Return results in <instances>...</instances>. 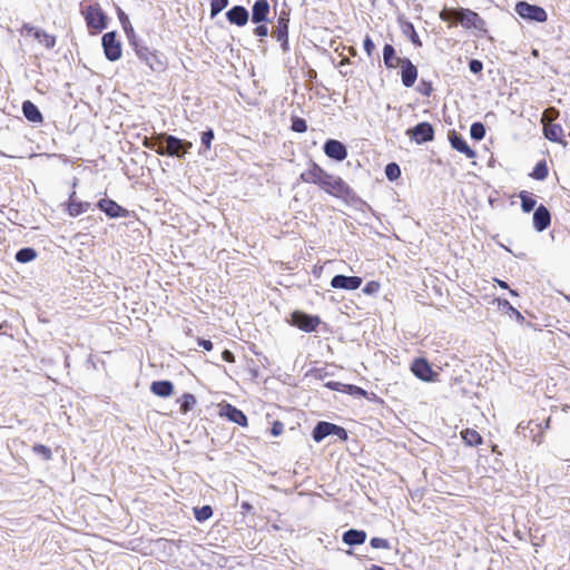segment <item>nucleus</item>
<instances>
[{"label":"nucleus","instance_id":"nucleus-17","mask_svg":"<svg viewBox=\"0 0 570 570\" xmlns=\"http://www.w3.org/2000/svg\"><path fill=\"white\" fill-rule=\"evenodd\" d=\"M325 155L336 161H342L347 157V149L343 142L336 139H328L324 144Z\"/></svg>","mask_w":570,"mask_h":570},{"label":"nucleus","instance_id":"nucleus-59","mask_svg":"<svg viewBox=\"0 0 570 570\" xmlns=\"http://www.w3.org/2000/svg\"><path fill=\"white\" fill-rule=\"evenodd\" d=\"M494 281H495V283H497L501 288H504V289H508V288H509V285H508V283H507V282L501 281V279H498V278H495Z\"/></svg>","mask_w":570,"mask_h":570},{"label":"nucleus","instance_id":"nucleus-41","mask_svg":"<svg viewBox=\"0 0 570 570\" xmlns=\"http://www.w3.org/2000/svg\"><path fill=\"white\" fill-rule=\"evenodd\" d=\"M470 135L475 140H481L485 136V128L481 122H474L471 125Z\"/></svg>","mask_w":570,"mask_h":570},{"label":"nucleus","instance_id":"nucleus-20","mask_svg":"<svg viewBox=\"0 0 570 570\" xmlns=\"http://www.w3.org/2000/svg\"><path fill=\"white\" fill-rule=\"evenodd\" d=\"M551 224V214L544 205L537 207L533 214V227L537 232L546 230Z\"/></svg>","mask_w":570,"mask_h":570},{"label":"nucleus","instance_id":"nucleus-26","mask_svg":"<svg viewBox=\"0 0 570 570\" xmlns=\"http://www.w3.org/2000/svg\"><path fill=\"white\" fill-rule=\"evenodd\" d=\"M23 116L31 122L41 124L43 121L42 114L38 107L30 100H26L22 104Z\"/></svg>","mask_w":570,"mask_h":570},{"label":"nucleus","instance_id":"nucleus-54","mask_svg":"<svg viewBox=\"0 0 570 570\" xmlns=\"http://www.w3.org/2000/svg\"><path fill=\"white\" fill-rule=\"evenodd\" d=\"M332 434L337 435L342 441L347 440V432L344 428L334 424V431Z\"/></svg>","mask_w":570,"mask_h":570},{"label":"nucleus","instance_id":"nucleus-49","mask_svg":"<svg viewBox=\"0 0 570 570\" xmlns=\"http://www.w3.org/2000/svg\"><path fill=\"white\" fill-rule=\"evenodd\" d=\"M121 21H122L124 30H125V32H126V35H127V37H128V39H129V42L131 43V40H132V39H134V40H137L136 35H135V32H134V28H132V27H131V24L129 23V21H128L127 17H125V20H122V19H121Z\"/></svg>","mask_w":570,"mask_h":570},{"label":"nucleus","instance_id":"nucleus-63","mask_svg":"<svg viewBox=\"0 0 570 570\" xmlns=\"http://www.w3.org/2000/svg\"><path fill=\"white\" fill-rule=\"evenodd\" d=\"M510 291V294L513 295V296H518L519 294L517 293V291L514 289H509Z\"/></svg>","mask_w":570,"mask_h":570},{"label":"nucleus","instance_id":"nucleus-32","mask_svg":"<svg viewBox=\"0 0 570 570\" xmlns=\"http://www.w3.org/2000/svg\"><path fill=\"white\" fill-rule=\"evenodd\" d=\"M402 32L406 35L415 47H422V41L414 28V24L410 21H404L401 24Z\"/></svg>","mask_w":570,"mask_h":570},{"label":"nucleus","instance_id":"nucleus-3","mask_svg":"<svg viewBox=\"0 0 570 570\" xmlns=\"http://www.w3.org/2000/svg\"><path fill=\"white\" fill-rule=\"evenodd\" d=\"M321 189L326 194L341 199H348L353 196V189L350 185L340 176H333L327 173L326 177L322 181Z\"/></svg>","mask_w":570,"mask_h":570},{"label":"nucleus","instance_id":"nucleus-16","mask_svg":"<svg viewBox=\"0 0 570 570\" xmlns=\"http://www.w3.org/2000/svg\"><path fill=\"white\" fill-rule=\"evenodd\" d=\"M459 14L458 22H460L462 27L466 29H483L484 21L476 12L470 9H459Z\"/></svg>","mask_w":570,"mask_h":570},{"label":"nucleus","instance_id":"nucleus-42","mask_svg":"<svg viewBox=\"0 0 570 570\" xmlns=\"http://www.w3.org/2000/svg\"><path fill=\"white\" fill-rule=\"evenodd\" d=\"M33 453L41 455L43 460L49 461L52 459V452L50 448L45 444H35L32 446Z\"/></svg>","mask_w":570,"mask_h":570},{"label":"nucleus","instance_id":"nucleus-19","mask_svg":"<svg viewBox=\"0 0 570 570\" xmlns=\"http://www.w3.org/2000/svg\"><path fill=\"white\" fill-rule=\"evenodd\" d=\"M362 282L363 281L360 276L335 275L331 279V286L333 288L354 291L362 285Z\"/></svg>","mask_w":570,"mask_h":570},{"label":"nucleus","instance_id":"nucleus-24","mask_svg":"<svg viewBox=\"0 0 570 570\" xmlns=\"http://www.w3.org/2000/svg\"><path fill=\"white\" fill-rule=\"evenodd\" d=\"M269 3L267 0H256L252 8V21L255 23L267 20Z\"/></svg>","mask_w":570,"mask_h":570},{"label":"nucleus","instance_id":"nucleus-37","mask_svg":"<svg viewBox=\"0 0 570 570\" xmlns=\"http://www.w3.org/2000/svg\"><path fill=\"white\" fill-rule=\"evenodd\" d=\"M213 508L210 505H203L200 508H194V515L198 522H204L213 517Z\"/></svg>","mask_w":570,"mask_h":570},{"label":"nucleus","instance_id":"nucleus-48","mask_svg":"<svg viewBox=\"0 0 570 570\" xmlns=\"http://www.w3.org/2000/svg\"><path fill=\"white\" fill-rule=\"evenodd\" d=\"M200 139H202V144L205 146L206 150H209L212 148V140L214 139V131L212 129L204 131L202 134Z\"/></svg>","mask_w":570,"mask_h":570},{"label":"nucleus","instance_id":"nucleus-51","mask_svg":"<svg viewBox=\"0 0 570 570\" xmlns=\"http://www.w3.org/2000/svg\"><path fill=\"white\" fill-rule=\"evenodd\" d=\"M379 289H380V283L375 282V281H371L363 287V293L374 294V293L379 292Z\"/></svg>","mask_w":570,"mask_h":570},{"label":"nucleus","instance_id":"nucleus-34","mask_svg":"<svg viewBox=\"0 0 570 570\" xmlns=\"http://www.w3.org/2000/svg\"><path fill=\"white\" fill-rule=\"evenodd\" d=\"M342 392L353 396L365 397L367 400H373L376 396L374 393H371L370 396V394L364 389L353 384H345L344 389H342Z\"/></svg>","mask_w":570,"mask_h":570},{"label":"nucleus","instance_id":"nucleus-8","mask_svg":"<svg viewBox=\"0 0 570 570\" xmlns=\"http://www.w3.org/2000/svg\"><path fill=\"white\" fill-rule=\"evenodd\" d=\"M411 372L424 382H435L438 381L439 374L433 371L429 361L424 357H416L413 360L411 364Z\"/></svg>","mask_w":570,"mask_h":570},{"label":"nucleus","instance_id":"nucleus-39","mask_svg":"<svg viewBox=\"0 0 570 570\" xmlns=\"http://www.w3.org/2000/svg\"><path fill=\"white\" fill-rule=\"evenodd\" d=\"M36 256H37V253L33 248L26 247V248L18 250V253L16 254V259L19 263H28V262L33 261L36 258Z\"/></svg>","mask_w":570,"mask_h":570},{"label":"nucleus","instance_id":"nucleus-29","mask_svg":"<svg viewBox=\"0 0 570 570\" xmlns=\"http://www.w3.org/2000/svg\"><path fill=\"white\" fill-rule=\"evenodd\" d=\"M343 542L348 546L363 544L366 540V532L363 530L351 529L343 534Z\"/></svg>","mask_w":570,"mask_h":570},{"label":"nucleus","instance_id":"nucleus-25","mask_svg":"<svg viewBox=\"0 0 570 570\" xmlns=\"http://www.w3.org/2000/svg\"><path fill=\"white\" fill-rule=\"evenodd\" d=\"M76 193L73 191L69 196V200L67 204V212L71 217H77L83 213H86L90 208V203L81 202L76 199Z\"/></svg>","mask_w":570,"mask_h":570},{"label":"nucleus","instance_id":"nucleus-23","mask_svg":"<svg viewBox=\"0 0 570 570\" xmlns=\"http://www.w3.org/2000/svg\"><path fill=\"white\" fill-rule=\"evenodd\" d=\"M226 18L229 23L243 27L248 21V11L243 6H235L226 12Z\"/></svg>","mask_w":570,"mask_h":570},{"label":"nucleus","instance_id":"nucleus-61","mask_svg":"<svg viewBox=\"0 0 570 570\" xmlns=\"http://www.w3.org/2000/svg\"><path fill=\"white\" fill-rule=\"evenodd\" d=\"M144 146L147 147V148H151L153 147L151 144L149 142L148 138H145Z\"/></svg>","mask_w":570,"mask_h":570},{"label":"nucleus","instance_id":"nucleus-47","mask_svg":"<svg viewBox=\"0 0 570 570\" xmlns=\"http://www.w3.org/2000/svg\"><path fill=\"white\" fill-rule=\"evenodd\" d=\"M370 544L374 549H389L390 548V543L386 539L377 538V537L372 538L370 541Z\"/></svg>","mask_w":570,"mask_h":570},{"label":"nucleus","instance_id":"nucleus-46","mask_svg":"<svg viewBox=\"0 0 570 570\" xmlns=\"http://www.w3.org/2000/svg\"><path fill=\"white\" fill-rule=\"evenodd\" d=\"M417 91L425 97H430L433 92V86L430 81L421 80L417 86Z\"/></svg>","mask_w":570,"mask_h":570},{"label":"nucleus","instance_id":"nucleus-45","mask_svg":"<svg viewBox=\"0 0 570 570\" xmlns=\"http://www.w3.org/2000/svg\"><path fill=\"white\" fill-rule=\"evenodd\" d=\"M291 129L295 132L302 134L307 130V124H306L305 119H303L301 117H293Z\"/></svg>","mask_w":570,"mask_h":570},{"label":"nucleus","instance_id":"nucleus-1","mask_svg":"<svg viewBox=\"0 0 570 570\" xmlns=\"http://www.w3.org/2000/svg\"><path fill=\"white\" fill-rule=\"evenodd\" d=\"M81 13L91 33H98L107 27V16L99 3L82 4Z\"/></svg>","mask_w":570,"mask_h":570},{"label":"nucleus","instance_id":"nucleus-13","mask_svg":"<svg viewBox=\"0 0 570 570\" xmlns=\"http://www.w3.org/2000/svg\"><path fill=\"white\" fill-rule=\"evenodd\" d=\"M326 175V170H324L317 163L312 161L307 169L301 173L299 180L306 184H314L320 187Z\"/></svg>","mask_w":570,"mask_h":570},{"label":"nucleus","instance_id":"nucleus-33","mask_svg":"<svg viewBox=\"0 0 570 570\" xmlns=\"http://www.w3.org/2000/svg\"><path fill=\"white\" fill-rule=\"evenodd\" d=\"M549 175V168L544 159L538 161L530 173V177L535 180H544Z\"/></svg>","mask_w":570,"mask_h":570},{"label":"nucleus","instance_id":"nucleus-50","mask_svg":"<svg viewBox=\"0 0 570 570\" xmlns=\"http://www.w3.org/2000/svg\"><path fill=\"white\" fill-rule=\"evenodd\" d=\"M284 432V423L276 420L273 422L272 424V428H271V434L273 436H279L281 434H283Z\"/></svg>","mask_w":570,"mask_h":570},{"label":"nucleus","instance_id":"nucleus-57","mask_svg":"<svg viewBox=\"0 0 570 570\" xmlns=\"http://www.w3.org/2000/svg\"><path fill=\"white\" fill-rule=\"evenodd\" d=\"M344 385L345 384H343V383L334 382V381H330L325 384V386L328 387L330 390L340 391V392H342V389H344Z\"/></svg>","mask_w":570,"mask_h":570},{"label":"nucleus","instance_id":"nucleus-7","mask_svg":"<svg viewBox=\"0 0 570 570\" xmlns=\"http://www.w3.org/2000/svg\"><path fill=\"white\" fill-rule=\"evenodd\" d=\"M517 13L528 20L544 22L548 19L546 10L539 6L530 4L525 1H520L515 4Z\"/></svg>","mask_w":570,"mask_h":570},{"label":"nucleus","instance_id":"nucleus-4","mask_svg":"<svg viewBox=\"0 0 570 570\" xmlns=\"http://www.w3.org/2000/svg\"><path fill=\"white\" fill-rule=\"evenodd\" d=\"M166 140V148L159 147L156 153L158 155H168L171 157L181 158L193 147L190 141H184L171 135H161Z\"/></svg>","mask_w":570,"mask_h":570},{"label":"nucleus","instance_id":"nucleus-2","mask_svg":"<svg viewBox=\"0 0 570 570\" xmlns=\"http://www.w3.org/2000/svg\"><path fill=\"white\" fill-rule=\"evenodd\" d=\"M559 116V111L554 107L546 109L541 117L544 137L553 142L563 144L564 131L560 124H553V119Z\"/></svg>","mask_w":570,"mask_h":570},{"label":"nucleus","instance_id":"nucleus-35","mask_svg":"<svg viewBox=\"0 0 570 570\" xmlns=\"http://www.w3.org/2000/svg\"><path fill=\"white\" fill-rule=\"evenodd\" d=\"M177 402L179 403V410L183 414L189 412L196 404V397L190 393L183 394Z\"/></svg>","mask_w":570,"mask_h":570},{"label":"nucleus","instance_id":"nucleus-38","mask_svg":"<svg viewBox=\"0 0 570 570\" xmlns=\"http://www.w3.org/2000/svg\"><path fill=\"white\" fill-rule=\"evenodd\" d=\"M498 303L500 306H502L511 316H514V318L519 322V323H523L524 322V316L515 308L513 307L509 301L507 299H498Z\"/></svg>","mask_w":570,"mask_h":570},{"label":"nucleus","instance_id":"nucleus-15","mask_svg":"<svg viewBox=\"0 0 570 570\" xmlns=\"http://www.w3.org/2000/svg\"><path fill=\"white\" fill-rule=\"evenodd\" d=\"M417 144L432 141L434 138V129L430 122H420L406 132Z\"/></svg>","mask_w":570,"mask_h":570},{"label":"nucleus","instance_id":"nucleus-14","mask_svg":"<svg viewBox=\"0 0 570 570\" xmlns=\"http://www.w3.org/2000/svg\"><path fill=\"white\" fill-rule=\"evenodd\" d=\"M288 13L286 11H282L277 18L275 30L273 31L276 39L281 42L284 51L288 50Z\"/></svg>","mask_w":570,"mask_h":570},{"label":"nucleus","instance_id":"nucleus-12","mask_svg":"<svg viewBox=\"0 0 570 570\" xmlns=\"http://www.w3.org/2000/svg\"><path fill=\"white\" fill-rule=\"evenodd\" d=\"M131 46L137 55V57L144 61L150 69L155 70L156 65H161L158 60V56L156 51L150 50L147 46L138 42V40H131Z\"/></svg>","mask_w":570,"mask_h":570},{"label":"nucleus","instance_id":"nucleus-10","mask_svg":"<svg viewBox=\"0 0 570 570\" xmlns=\"http://www.w3.org/2000/svg\"><path fill=\"white\" fill-rule=\"evenodd\" d=\"M97 207L110 218H126L129 217L130 212L120 206L114 199L102 198L97 203Z\"/></svg>","mask_w":570,"mask_h":570},{"label":"nucleus","instance_id":"nucleus-40","mask_svg":"<svg viewBox=\"0 0 570 570\" xmlns=\"http://www.w3.org/2000/svg\"><path fill=\"white\" fill-rule=\"evenodd\" d=\"M439 17L442 21L445 22L458 21V17H460L459 9L444 8L443 10H441Z\"/></svg>","mask_w":570,"mask_h":570},{"label":"nucleus","instance_id":"nucleus-52","mask_svg":"<svg viewBox=\"0 0 570 570\" xmlns=\"http://www.w3.org/2000/svg\"><path fill=\"white\" fill-rule=\"evenodd\" d=\"M364 50L367 53L368 57H371L375 50V45L372 41L370 36H366L363 42Z\"/></svg>","mask_w":570,"mask_h":570},{"label":"nucleus","instance_id":"nucleus-44","mask_svg":"<svg viewBox=\"0 0 570 570\" xmlns=\"http://www.w3.org/2000/svg\"><path fill=\"white\" fill-rule=\"evenodd\" d=\"M385 175L390 180H395L401 176V169L397 164L391 163L385 167Z\"/></svg>","mask_w":570,"mask_h":570},{"label":"nucleus","instance_id":"nucleus-5","mask_svg":"<svg viewBox=\"0 0 570 570\" xmlns=\"http://www.w3.org/2000/svg\"><path fill=\"white\" fill-rule=\"evenodd\" d=\"M551 417L539 422L538 420H530L524 424L521 422L518 425L519 430L525 431L529 430V434H524V438H529L533 443L540 445L544 440V432L550 428Z\"/></svg>","mask_w":570,"mask_h":570},{"label":"nucleus","instance_id":"nucleus-43","mask_svg":"<svg viewBox=\"0 0 570 570\" xmlns=\"http://www.w3.org/2000/svg\"><path fill=\"white\" fill-rule=\"evenodd\" d=\"M228 6V0H210V17H216Z\"/></svg>","mask_w":570,"mask_h":570},{"label":"nucleus","instance_id":"nucleus-21","mask_svg":"<svg viewBox=\"0 0 570 570\" xmlns=\"http://www.w3.org/2000/svg\"><path fill=\"white\" fill-rule=\"evenodd\" d=\"M401 66L402 83L405 87H412L417 78V69L407 58L403 59Z\"/></svg>","mask_w":570,"mask_h":570},{"label":"nucleus","instance_id":"nucleus-27","mask_svg":"<svg viewBox=\"0 0 570 570\" xmlns=\"http://www.w3.org/2000/svg\"><path fill=\"white\" fill-rule=\"evenodd\" d=\"M150 391L157 396L168 397L174 393V384L170 381H155L150 385Z\"/></svg>","mask_w":570,"mask_h":570},{"label":"nucleus","instance_id":"nucleus-60","mask_svg":"<svg viewBox=\"0 0 570 570\" xmlns=\"http://www.w3.org/2000/svg\"><path fill=\"white\" fill-rule=\"evenodd\" d=\"M368 570H385L383 567L381 566H377V564H372Z\"/></svg>","mask_w":570,"mask_h":570},{"label":"nucleus","instance_id":"nucleus-53","mask_svg":"<svg viewBox=\"0 0 570 570\" xmlns=\"http://www.w3.org/2000/svg\"><path fill=\"white\" fill-rule=\"evenodd\" d=\"M469 68H470L471 72L479 73L483 69V63L478 59H472L469 63Z\"/></svg>","mask_w":570,"mask_h":570},{"label":"nucleus","instance_id":"nucleus-31","mask_svg":"<svg viewBox=\"0 0 570 570\" xmlns=\"http://www.w3.org/2000/svg\"><path fill=\"white\" fill-rule=\"evenodd\" d=\"M461 438L469 446H478L483 442L481 434L476 430L470 428L461 431Z\"/></svg>","mask_w":570,"mask_h":570},{"label":"nucleus","instance_id":"nucleus-11","mask_svg":"<svg viewBox=\"0 0 570 570\" xmlns=\"http://www.w3.org/2000/svg\"><path fill=\"white\" fill-rule=\"evenodd\" d=\"M20 33L22 36H32L40 43H42L47 49H52L56 46V37L53 35H50L43 30L37 29V28L30 26L29 23H24L21 27Z\"/></svg>","mask_w":570,"mask_h":570},{"label":"nucleus","instance_id":"nucleus-28","mask_svg":"<svg viewBox=\"0 0 570 570\" xmlns=\"http://www.w3.org/2000/svg\"><path fill=\"white\" fill-rule=\"evenodd\" d=\"M383 60L386 68L393 69L399 67L403 59L397 57L392 45L386 43L383 48Z\"/></svg>","mask_w":570,"mask_h":570},{"label":"nucleus","instance_id":"nucleus-36","mask_svg":"<svg viewBox=\"0 0 570 570\" xmlns=\"http://www.w3.org/2000/svg\"><path fill=\"white\" fill-rule=\"evenodd\" d=\"M519 197L521 199V208L524 213H530L531 210H533L537 200L530 193L523 190L520 193Z\"/></svg>","mask_w":570,"mask_h":570},{"label":"nucleus","instance_id":"nucleus-9","mask_svg":"<svg viewBox=\"0 0 570 570\" xmlns=\"http://www.w3.org/2000/svg\"><path fill=\"white\" fill-rule=\"evenodd\" d=\"M291 316L292 324L307 333L314 332L321 323L318 316H312L301 311L293 312Z\"/></svg>","mask_w":570,"mask_h":570},{"label":"nucleus","instance_id":"nucleus-18","mask_svg":"<svg viewBox=\"0 0 570 570\" xmlns=\"http://www.w3.org/2000/svg\"><path fill=\"white\" fill-rule=\"evenodd\" d=\"M220 416L227 417L230 422L238 424L239 426H248V420L245 413L236 406L226 403L220 409Z\"/></svg>","mask_w":570,"mask_h":570},{"label":"nucleus","instance_id":"nucleus-6","mask_svg":"<svg viewBox=\"0 0 570 570\" xmlns=\"http://www.w3.org/2000/svg\"><path fill=\"white\" fill-rule=\"evenodd\" d=\"M101 45L104 53L109 61H117L121 58V42L117 39L115 31L107 32L102 36Z\"/></svg>","mask_w":570,"mask_h":570},{"label":"nucleus","instance_id":"nucleus-58","mask_svg":"<svg viewBox=\"0 0 570 570\" xmlns=\"http://www.w3.org/2000/svg\"><path fill=\"white\" fill-rule=\"evenodd\" d=\"M222 358L227 363L235 362V355L229 350H224L222 353Z\"/></svg>","mask_w":570,"mask_h":570},{"label":"nucleus","instance_id":"nucleus-62","mask_svg":"<svg viewBox=\"0 0 570 570\" xmlns=\"http://www.w3.org/2000/svg\"><path fill=\"white\" fill-rule=\"evenodd\" d=\"M345 63H350V59H348V58H344V59L341 61V65H345Z\"/></svg>","mask_w":570,"mask_h":570},{"label":"nucleus","instance_id":"nucleus-30","mask_svg":"<svg viewBox=\"0 0 570 570\" xmlns=\"http://www.w3.org/2000/svg\"><path fill=\"white\" fill-rule=\"evenodd\" d=\"M334 431V423L318 422L313 430V439L316 442H321L326 436L331 435Z\"/></svg>","mask_w":570,"mask_h":570},{"label":"nucleus","instance_id":"nucleus-64","mask_svg":"<svg viewBox=\"0 0 570 570\" xmlns=\"http://www.w3.org/2000/svg\"><path fill=\"white\" fill-rule=\"evenodd\" d=\"M352 55H355V50L353 48L350 49Z\"/></svg>","mask_w":570,"mask_h":570},{"label":"nucleus","instance_id":"nucleus-56","mask_svg":"<svg viewBox=\"0 0 570 570\" xmlns=\"http://www.w3.org/2000/svg\"><path fill=\"white\" fill-rule=\"evenodd\" d=\"M254 33L257 36V37H261V38H264L267 36L268 33V29L265 24H258L255 29H254Z\"/></svg>","mask_w":570,"mask_h":570},{"label":"nucleus","instance_id":"nucleus-22","mask_svg":"<svg viewBox=\"0 0 570 570\" xmlns=\"http://www.w3.org/2000/svg\"><path fill=\"white\" fill-rule=\"evenodd\" d=\"M449 140L452 148L464 154L468 158H473L475 156V151L469 147L465 139L455 130L449 132Z\"/></svg>","mask_w":570,"mask_h":570},{"label":"nucleus","instance_id":"nucleus-55","mask_svg":"<svg viewBox=\"0 0 570 570\" xmlns=\"http://www.w3.org/2000/svg\"><path fill=\"white\" fill-rule=\"evenodd\" d=\"M197 343H198L199 346H202L207 352L212 351L213 347H214V344H213L212 341L205 340V338H202V337L197 338Z\"/></svg>","mask_w":570,"mask_h":570}]
</instances>
